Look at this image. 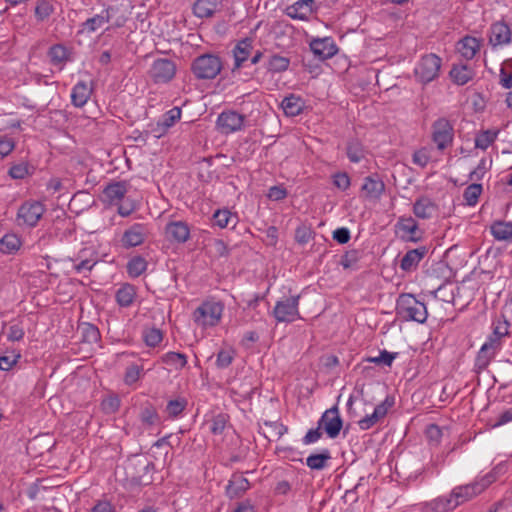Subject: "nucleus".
<instances>
[{"mask_svg":"<svg viewBox=\"0 0 512 512\" xmlns=\"http://www.w3.org/2000/svg\"><path fill=\"white\" fill-rule=\"evenodd\" d=\"M397 315L406 321L424 323L427 319V307L412 294H401L396 304Z\"/></svg>","mask_w":512,"mask_h":512,"instance_id":"obj_1","label":"nucleus"},{"mask_svg":"<svg viewBox=\"0 0 512 512\" xmlns=\"http://www.w3.org/2000/svg\"><path fill=\"white\" fill-rule=\"evenodd\" d=\"M496 480L494 472H490L483 476L480 480L473 483L454 487L450 492L455 507L471 500L475 496L482 493L490 484Z\"/></svg>","mask_w":512,"mask_h":512,"instance_id":"obj_2","label":"nucleus"},{"mask_svg":"<svg viewBox=\"0 0 512 512\" xmlns=\"http://www.w3.org/2000/svg\"><path fill=\"white\" fill-rule=\"evenodd\" d=\"M223 64L215 54H202L196 57L191 65L194 76L199 80L214 79L222 70Z\"/></svg>","mask_w":512,"mask_h":512,"instance_id":"obj_3","label":"nucleus"},{"mask_svg":"<svg viewBox=\"0 0 512 512\" xmlns=\"http://www.w3.org/2000/svg\"><path fill=\"white\" fill-rule=\"evenodd\" d=\"M223 306L219 302H203L193 312L194 322L203 328L216 326L222 316Z\"/></svg>","mask_w":512,"mask_h":512,"instance_id":"obj_4","label":"nucleus"},{"mask_svg":"<svg viewBox=\"0 0 512 512\" xmlns=\"http://www.w3.org/2000/svg\"><path fill=\"white\" fill-rule=\"evenodd\" d=\"M442 60L436 54H427L423 56L415 68V75L418 80L427 84L439 76Z\"/></svg>","mask_w":512,"mask_h":512,"instance_id":"obj_5","label":"nucleus"},{"mask_svg":"<svg viewBox=\"0 0 512 512\" xmlns=\"http://www.w3.org/2000/svg\"><path fill=\"white\" fill-rule=\"evenodd\" d=\"M454 128L446 118H439L432 124V141L439 151H443L452 145Z\"/></svg>","mask_w":512,"mask_h":512,"instance_id":"obj_6","label":"nucleus"},{"mask_svg":"<svg viewBox=\"0 0 512 512\" xmlns=\"http://www.w3.org/2000/svg\"><path fill=\"white\" fill-rule=\"evenodd\" d=\"M45 212L44 205L39 201H26L18 209L17 224L34 227Z\"/></svg>","mask_w":512,"mask_h":512,"instance_id":"obj_7","label":"nucleus"},{"mask_svg":"<svg viewBox=\"0 0 512 512\" xmlns=\"http://www.w3.org/2000/svg\"><path fill=\"white\" fill-rule=\"evenodd\" d=\"M299 296L283 297L277 301L273 316L278 322H293L299 318Z\"/></svg>","mask_w":512,"mask_h":512,"instance_id":"obj_8","label":"nucleus"},{"mask_svg":"<svg viewBox=\"0 0 512 512\" xmlns=\"http://www.w3.org/2000/svg\"><path fill=\"white\" fill-rule=\"evenodd\" d=\"M317 424L322 428V430L327 434V436L331 439H335L339 436L340 431L343 427V420L340 416L339 408L337 405L327 409Z\"/></svg>","mask_w":512,"mask_h":512,"instance_id":"obj_9","label":"nucleus"},{"mask_svg":"<svg viewBox=\"0 0 512 512\" xmlns=\"http://www.w3.org/2000/svg\"><path fill=\"white\" fill-rule=\"evenodd\" d=\"M246 116L236 111H223L217 118V126L224 134L242 130Z\"/></svg>","mask_w":512,"mask_h":512,"instance_id":"obj_10","label":"nucleus"},{"mask_svg":"<svg viewBox=\"0 0 512 512\" xmlns=\"http://www.w3.org/2000/svg\"><path fill=\"white\" fill-rule=\"evenodd\" d=\"M310 49L319 60L329 59L338 52L334 40L330 37L313 39L310 42Z\"/></svg>","mask_w":512,"mask_h":512,"instance_id":"obj_11","label":"nucleus"},{"mask_svg":"<svg viewBox=\"0 0 512 512\" xmlns=\"http://www.w3.org/2000/svg\"><path fill=\"white\" fill-rule=\"evenodd\" d=\"M512 40L510 27L503 21L495 22L489 31V44L493 47L507 45Z\"/></svg>","mask_w":512,"mask_h":512,"instance_id":"obj_12","label":"nucleus"},{"mask_svg":"<svg viewBox=\"0 0 512 512\" xmlns=\"http://www.w3.org/2000/svg\"><path fill=\"white\" fill-rule=\"evenodd\" d=\"M402 232L407 235H403L402 238L408 242H418L422 238V232L418 228V224L412 217H401L399 218L396 225Z\"/></svg>","mask_w":512,"mask_h":512,"instance_id":"obj_13","label":"nucleus"},{"mask_svg":"<svg viewBox=\"0 0 512 512\" xmlns=\"http://www.w3.org/2000/svg\"><path fill=\"white\" fill-rule=\"evenodd\" d=\"M165 235L171 242L184 243L189 239L190 230L182 221L171 222L165 227Z\"/></svg>","mask_w":512,"mask_h":512,"instance_id":"obj_14","label":"nucleus"},{"mask_svg":"<svg viewBox=\"0 0 512 512\" xmlns=\"http://www.w3.org/2000/svg\"><path fill=\"white\" fill-rule=\"evenodd\" d=\"M455 505L450 495L439 496L431 501L421 504V512H451Z\"/></svg>","mask_w":512,"mask_h":512,"instance_id":"obj_15","label":"nucleus"},{"mask_svg":"<svg viewBox=\"0 0 512 512\" xmlns=\"http://www.w3.org/2000/svg\"><path fill=\"white\" fill-rule=\"evenodd\" d=\"M436 212L437 205L427 196L419 197L413 205V213L420 219H430Z\"/></svg>","mask_w":512,"mask_h":512,"instance_id":"obj_16","label":"nucleus"},{"mask_svg":"<svg viewBox=\"0 0 512 512\" xmlns=\"http://www.w3.org/2000/svg\"><path fill=\"white\" fill-rule=\"evenodd\" d=\"M127 193V183L125 181L112 182L108 184L102 194L110 204H118Z\"/></svg>","mask_w":512,"mask_h":512,"instance_id":"obj_17","label":"nucleus"},{"mask_svg":"<svg viewBox=\"0 0 512 512\" xmlns=\"http://www.w3.org/2000/svg\"><path fill=\"white\" fill-rule=\"evenodd\" d=\"M449 75L455 84L463 86L474 78L475 71L467 64H454Z\"/></svg>","mask_w":512,"mask_h":512,"instance_id":"obj_18","label":"nucleus"},{"mask_svg":"<svg viewBox=\"0 0 512 512\" xmlns=\"http://www.w3.org/2000/svg\"><path fill=\"white\" fill-rule=\"evenodd\" d=\"M427 252L428 249L425 246L407 251L400 261V268L403 271H411L418 266L419 262L424 258Z\"/></svg>","mask_w":512,"mask_h":512,"instance_id":"obj_19","label":"nucleus"},{"mask_svg":"<svg viewBox=\"0 0 512 512\" xmlns=\"http://www.w3.org/2000/svg\"><path fill=\"white\" fill-rule=\"evenodd\" d=\"M362 190L365 192L366 197L370 199H378L385 190V184L376 174L367 176L364 179Z\"/></svg>","mask_w":512,"mask_h":512,"instance_id":"obj_20","label":"nucleus"},{"mask_svg":"<svg viewBox=\"0 0 512 512\" xmlns=\"http://www.w3.org/2000/svg\"><path fill=\"white\" fill-rule=\"evenodd\" d=\"M253 50V40L251 38H244L240 40L233 49L235 59L234 69H239L242 64L248 59Z\"/></svg>","mask_w":512,"mask_h":512,"instance_id":"obj_21","label":"nucleus"},{"mask_svg":"<svg viewBox=\"0 0 512 512\" xmlns=\"http://www.w3.org/2000/svg\"><path fill=\"white\" fill-rule=\"evenodd\" d=\"M221 0H196L193 13L198 18H211L219 9Z\"/></svg>","mask_w":512,"mask_h":512,"instance_id":"obj_22","label":"nucleus"},{"mask_svg":"<svg viewBox=\"0 0 512 512\" xmlns=\"http://www.w3.org/2000/svg\"><path fill=\"white\" fill-rule=\"evenodd\" d=\"M114 9L112 7H108L101 14H97L91 18H88L85 22L82 23V30L79 33L86 30L88 33H93L99 28H101L105 23L109 22L111 19V12Z\"/></svg>","mask_w":512,"mask_h":512,"instance_id":"obj_23","label":"nucleus"},{"mask_svg":"<svg viewBox=\"0 0 512 512\" xmlns=\"http://www.w3.org/2000/svg\"><path fill=\"white\" fill-rule=\"evenodd\" d=\"M491 345V343H484L478 351L474 364V371L476 373H481L485 370L494 358L497 350H492Z\"/></svg>","mask_w":512,"mask_h":512,"instance_id":"obj_24","label":"nucleus"},{"mask_svg":"<svg viewBox=\"0 0 512 512\" xmlns=\"http://www.w3.org/2000/svg\"><path fill=\"white\" fill-rule=\"evenodd\" d=\"M249 486V481L242 474H234L226 487V493L230 498L239 497Z\"/></svg>","mask_w":512,"mask_h":512,"instance_id":"obj_25","label":"nucleus"},{"mask_svg":"<svg viewBox=\"0 0 512 512\" xmlns=\"http://www.w3.org/2000/svg\"><path fill=\"white\" fill-rule=\"evenodd\" d=\"M459 53L467 60L472 59L480 49L479 40L472 36H465L458 42Z\"/></svg>","mask_w":512,"mask_h":512,"instance_id":"obj_26","label":"nucleus"},{"mask_svg":"<svg viewBox=\"0 0 512 512\" xmlns=\"http://www.w3.org/2000/svg\"><path fill=\"white\" fill-rule=\"evenodd\" d=\"M509 322L506 319L498 320L494 325L492 334L485 343H491L492 350H498L501 347V338L509 334Z\"/></svg>","mask_w":512,"mask_h":512,"instance_id":"obj_27","label":"nucleus"},{"mask_svg":"<svg viewBox=\"0 0 512 512\" xmlns=\"http://www.w3.org/2000/svg\"><path fill=\"white\" fill-rule=\"evenodd\" d=\"M281 107L285 115L293 117L301 114L304 108V101L299 96L290 94L282 100Z\"/></svg>","mask_w":512,"mask_h":512,"instance_id":"obj_28","label":"nucleus"},{"mask_svg":"<svg viewBox=\"0 0 512 512\" xmlns=\"http://www.w3.org/2000/svg\"><path fill=\"white\" fill-rule=\"evenodd\" d=\"M91 95V89L84 81H79L72 89L71 100L74 106H84Z\"/></svg>","mask_w":512,"mask_h":512,"instance_id":"obj_29","label":"nucleus"},{"mask_svg":"<svg viewBox=\"0 0 512 512\" xmlns=\"http://www.w3.org/2000/svg\"><path fill=\"white\" fill-rule=\"evenodd\" d=\"M187 363L186 355L179 352H168L162 356V364L165 365V369L169 371H179Z\"/></svg>","mask_w":512,"mask_h":512,"instance_id":"obj_30","label":"nucleus"},{"mask_svg":"<svg viewBox=\"0 0 512 512\" xmlns=\"http://www.w3.org/2000/svg\"><path fill=\"white\" fill-rule=\"evenodd\" d=\"M143 241L144 237L139 225H135L126 230L121 239L122 246L125 248L138 246L142 244Z\"/></svg>","mask_w":512,"mask_h":512,"instance_id":"obj_31","label":"nucleus"},{"mask_svg":"<svg viewBox=\"0 0 512 512\" xmlns=\"http://www.w3.org/2000/svg\"><path fill=\"white\" fill-rule=\"evenodd\" d=\"M187 399L182 396H178L174 399H169L164 412L167 414L168 418L175 419L179 417L185 408L187 407Z\"/></svg>","mask_w":512,"mask_h":512,"instance_id":"obj_32","label":"nucleus"},{"mask_svg":"<svg viewBox=\"0 0 512 512\" xmlns=\"http://www.w3.org/2000/svg\"><path fill=\"white\" fill-rule=\"evenodd\" d=\"M330 459V451L328 449H324L320 453L308 456L306 459V465L312 470H322L326 467L327 462Z\"/></svg>","mask_w":512,"mask_h":512,"instance_id":"obj_33","label":"nucleus"},{"mask_svg":"<svg viewBox=\"0 0 512 512\" xmlns=\"http://www.w3.org/2000/svg\"><path fill=\"white\" fill-rule=\"evenodd\" d=\"M135 288L131 284L122 285L116 292V301L122 307L130 306L135 298Z\"/></svg>","mask_w":512,"mask_h":512,"instance_id":"obj_34","label":"nucleus"},{"mask_svg":"<svg viewBox=\"0 0 512 512\" xmlns=\"http://www.w3.org/2000/svg\"><path fill=\"white\" fill-rule=\"evenodd\" d=\"M491 233L495 239L500 241L512 239V223L497 221L491 226Z\"/></svg>","mask_w":512,"mask_h":512,"instance_id":"obj_35","label":"nucleus"},{"mask_svg":"<svg viewBox=\"0 0 512 512\" xmlns=\"http://www.w3.org/2000/svg\"><path fill=\"white\" fill-rule=\"evenodd\" d=\"M180 63L181 60L178 57H162V81H171L174 78Z\"/></svg>","mask_w":512,"mask_h":512,"instance_id":"obj_36","label":"nucleus"},{"mask_svg":"<svg viewBox=\"0 0 512 512\" xmlns=\"http://www.w3.org/2000/svg\"><path fill=\"white\" fill-rule=\"evenodd\" d=\"M289 64V58L274 54L270 56L269 60L267 61L266 68L272 73H281L288 69Z\"/></svg>","mask_w":512,"mask_h":512,"instance_id":"obj_37","label":"nucleus"},{"mask_svg":"<svg viewBox=\"0 0 512 512\" xmlns=\"http://www.w3.org/2000/svg\"><path fill=\"white\" fill-rule=\"evenodd\" d=\"M140 420L147 428L154 425L159 420L157 408L149 403L144 405L140 411Z\"/></svg>","mask_w":512,"mask_h":512,"instance_id":"obj_38","label":"nucleus"},{"mask_svg":"<svg viewBox=\"0 0 512 512\" xmlns=\"http://www.w3.org/2000/svg\"><path fill=\"white\" fill-rule=\"evenodd\" d=\"M21 246L20 238L15 234H6L0 240V250L6 254L16 252Z\"/></svg>","mask_w":512,"mask_h":512,"instance_id":"obj_39","label":"nucleus"},{"mask_svg":"<svg viewBox=\"0 0 512 512\" xmlns=\"http://www.w3.org/2000/svg\"><path fill=\"white\" fill-rule=\"evenodd\" d=\"M215 224L220 228H226L230 223L235 226L237 224L238 218L236 215H233L229 210H217L213 215Z\"/></svg>","mask_w":512,"mask_h":512,"instance_id":"obj_40","label":"nucleus"},{"mask_svg":"<svg viewBox=\"0 0 512 512\" xmlns=\"http://www.w3.org/2000/svg\"><path fill=\"white\" fill-rule=\"evenodd\" d=\"M48 55L53 65H59L68 60V51L62 44L51 46Z\"/></svg>","mask_w":512,"mask_h":512,"instance_id":"obj_41","label":"nucleus"},{"mask_svg":"<svg viewBox=\"0 0 512 512\" xmlns=\"http://www.w3.org/2000/svg\"><path fill=\"white\" fill-rule=\"evenodd\" d=\"M147 267V262L141 256H135L127 263V272L131 277L140 276Z\"/></svg>","mask_w":512,"mask_h":512,"instance_id":"obj_42","label":"nucleus"},{"mask_svg":"<svg viewBox=\"0 0 512 512\" xmlns=\"http://www.w3.org/2000/svg\"><path fill=\"white\" fill-rule=\"evenodd\" d=\"M54 13V7L48 0H38L35 7V16L38 21L48 19Z\"/></svg>","mask_w":512,"mask_h":512,"instance_id":"obj_43","label":"nucleus"},{"mask_svg":"<svg viewBox=\"0 0 512 512\" xmlns=\"http://www.w3.org/2000/svg\"><path fill=\"white\" fill-rule=\"evenodd\" d=\"M482 185L478 183L470 184L463 193V198L466 201V204L469 206H474L479 199V196L482 193Z\"/></svg>","mask_w":512,"mask_h":512,"instance_id":"obj_44","label":"nucleus"},{"mask_svg":"<svg viewBox=\"0 0 512 512\" xmlns=\"http://www.w3.org/2000/svg\"><path fill=\"white\" fill-rule=\"evenodd\" d=\"M346 154L353 163H358L364 157L361 144L357 140H351L347 143Z\"/></svg>","mask_w":512,"mask_h":512,"instance_id":"obj_45","label":"nucleus"},{"mask_svg":"<svg viewBox=\"0 0 512 512\" xmlns=\"http://www.w3.org/2000/svg\"><path fill=\"white\" fill-rule=\"evenodd\" d=\"M497 132L493 130H486L481 132L475 138V146L480 149H487L496 139Z\"/></svg>","mask_w":512,"mask_h":512,"instance_id":"obj_46","label":"nucleus"},{"mask_svg":"<svg viewBox=\"0 0 512 512\" xmlns=\"http://www.w3.org/2000/svg\"><path fill=\"white\" fill-rule=\"evenodd\" d=\"M162 121V128L168 129L172 127L181 118V108L178 106L173 107L164 114Z\"/></svg>","mask_w":512,"mask_h":512,"instance_id":"obj_47","label":"nucleus"},{"mask_svg":"<svg viewBox=\"0 0 512 512\" xmlns=\"http://www.w3.org/2000/svg\"><path fill=\"white\" fill-rule=\"evenodd\" d=\"M143 340L149 347H156L160 343V329L150 328L143 331Z\"/></svg>","mask_w":512,"mask_h":512,"instance_id":"obj_48","label":"nucleus"},{"mask_svg":"<svg viewBox=\"0 0 512 512\" xmlns=\"http://www.w3.org/2000/svg\"><path fill=\"white\" fill-rule=\"evenodd\" d=\"M29 174V166L26 163H18L11 166L8 175L12 179H24Z\"/></svg>","mask_w":512,"mask_h":512,"instance_id":"obj_49","label":"nucleus"},{"mask_svg":"<svg viewBox=\"0 0 512 512\" xmlns=\"http://www.w3.org/2000/svg\"><path fill=\"white\" fill-rule=\"evenodd\" d=\"M359 258L358 250H350L341 257L340 263L344 269L352 268L358 262Z\"/></svg>","mask_w":512,"mask_h":512,"instance_id":"obj_50","label":"nucleus"},{"mask_svg":"<svg viewBox=\"0 0 512 512\" xmlns=\"http://www.w3.org/2000/svg\"><path fill=\"white\" fill-rule=\"evenodd\" d=\"M315 0H299L289 7V10H302L307 15L313 13L316 10Z\"/></svg>","mask_w":512,"mask_h":512,"instance_id":"obj_51","label":"nucleus"},{"mask_svg":"<svg viewBox=\"0 0 512 512\" xmlns=\"http://www.w3.org/2000/svg\"><path fill=\"white\" fill-rule=\"evenodd\" d=\"M142 369L138 365H131L127 367L125 375H124V381L128 385H132L138 381L140 378V373Z\"/></svg>","mask_w":512,"mask_h":512,"instance_id":"obj_52","label":"nucleus"},{"mask_svg":"<svg viewBox=\"0 0 512 512\" xmlns=\"http://www.w3.org/2000/svg\"><path fill=\"white\" fill-rule=\"evenodd\" d=\"M333 184L338 189L345 191L350 186V177L346 172H337L333 175Z\"/></svg>","mask_w":512,"mask_h":512,"instance_id":"obj_53","label":"nucleus"},{"mask_svg":"<svg viewBox=\"0 0 512 512\" xmlns=\"http://www.w3.org/2000/svg\"><path fill=\"white\" fill-rule=\"evenodd\" d=\"M15 148V141L12 138L3 136L0 138V159L8 156Z\"/></svg>","mask_w":512,"mask_h":512,"instance_id":"obj_54","label":"nucleus"},{"mask_svg":"<svg viewBox=\"0 0 512 512\" xmlns=\"http://www.w3.org/2000/svg\"><path fill=\"white\" fill-rule=\"evenodd\" d=\"M233 361V353L229 350H220L217 354L216 365L218 368H226Z\"/></svg>","mask_w":512,"mask_h":512,"instance_id":"obj_55","label":"nucleus"},{"mask_svg":"<svg viewBox=\"0 0 512 512\" xmlns=\"http://www.w3.org/2000/svg\"><path fill=\"white\" fill-rule=\"evenodd\" d=\"M426 437L431 443L437 445L442 437V430L436 424H430L426 428Z\"/></svg>","mask_w":512,"mask_h":512,"instance_id":"obj_56","label":"nucleus"},{"mask_svg":"<svg viewBox=\"0 0 512 512\" xmlns=\"http://www.w3.org/2000/svg\"><path fill=\"white\" fill-rule=\"evenodd\" d=\"M394 405V399L391 398V397H386V399L381 402L380 404H378L373 413H375L378 418L381 420L383 419L387 413H388V410Z\"/></svg>","mask_w":512,"mask_h":512,"instance_id":"obj_57","label":"nucleus"},{"mask_svg":"<svg viewBox=\"0 0 512 512\" xmlns=\"http://www.w3.org/2000/svg\"><path fill=\"white\" fill-rule=\"evenodd\" d=\"M312 237V230L307 226H299L295 231V240L299 244H306Z\"/></svg>","mask_w":512,"mask_h":512,"instance_id":"obj_58","label":"nucleus"},{"mask_svg":"<svg viewBox=\"0 0 512 512\" xmlns=\"http://www.w3.org/2000/svg\"><path fill=\"white\" fill-rule=\"evenodd\" d=\"M323 432L324 431L322 430V428L319 426V424H317L316 428L310 429L306 433V435L303 437L302 441L306 445L315 443L322 437Z\"/></svg>","mask_w":512,"mask_h":512,"instance_id":"obj_59","label":"nucleus"},{"mask_svg":"<svg viewBox=\"0 0 512 512\" xmlns=\"http://www.w3.org/2000/svg\"><path fill=\"white\" fill-rule=\"evenodd\" d=\"M227 419L223 414L215 416L212 420L211 432L213 434H221L226 427Z\"/></svg>","mask_w":512,"mask_h":512,"instance_id":"obj_60","label":"nucleus"},{"mask_svg":"<svg viewBox=\"0 0 512 512\" xmlns=\"http://www.w3.org/2000/svg\"><path fill=\"white\" fill-rule=\"evenodd\" d=\"M84 339L89 343H96L100 339L98 328L92 324H87L84 328Z\"/></svg>","mask_w":512,"mask_h":512,"instance_id":"obj_61","label":"nucleus"},{"mask_svg":"<svg viewBox=\"0 0 512 512\" xmlns=\"http://www.w3.org/2000/svg\"><path fill=\"white\" fill-rule=\"evenodd\" d=\"M101 406L105 413H114L120 406V400L118 397H109L102 401Z\"/></svg>","mask_w":512,"mask_h":512,"instance_id":"obj_62","label":"nucleus"},{"mask_svg":"<svg viewBox=\"0 0 512 512\" xmlns=\"http://www.w3.org/2000/svg\"><path fill=\"white\" fill-rule=\"evenodd\" d=\"M287 196V191L281 186H272L267 194V197L273 201H279Z\"/></svg>","mask_w":512,"mask_h":512,"instance_id":"obj_63","label":"nucleus"},{"mask_svg":"<svg viewBox=\"0 0 512 512\" xmlns=\"http://www.w3.org/2000/svg\"><path fill=\"white\" fill-rule=\"evenodd\" d=\"M24 330L18 324L11 325L9 327V332L7 334V339L9 341H20L24 337Z\"/></svg>","mask_w":512,"mask_h":512,"instance_id":"obj_64","label":"nucleus"}]
</instances>
